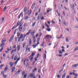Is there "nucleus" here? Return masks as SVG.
I'll return each mask as SVG.
<instances>
[{
	"instance_id": "nucleus-1",
	"label": "nucleus",
	"mask_w": 78,
	"mask_h": 78,
	"mask_svg": "<svg viewBox=\"0 0 78 78\" xmlns=\"http://www.w3.org/2000/svg\"><path fill=\"white\" fill-rule=\"evenodd\" d=\"M35 75L34 73H30L29 74V77H31V78L32 77H34Z\"/></svg>"
},
{
	"instance_id": "nucleus-2",
	"label": "nucleus",
	"mask_w": 78,
	"mask_h": 78,
	"mask_svg": "<svg viewBox=\"0 0 78 78\" xmlns=\"http://www.w3.org/2000/svg\"><path fill=\"white\" fill-rule=\"evenodd\" d=\"M31 31H32V30L30 29V30H29L28 32L26 34H25L24 35V36L25 37V36H27V35H29Z\"/></svg>"
},
{
	"instance_id": "nucleus-3",
	"label": "nucleus",
	"mask_w": 78,
	"mask_h": 78,
	"mask_svg": "<svg viewBox=\"0 0 78 78\" xmlns=\"http://www.w3.org/2000/svg\"><path fill=\"white\" fill-rule=\"evenodd\" d=\"M23 29V26L22 25H20L19 26V30L20 32L22 31V30Z\"/></svg>"
},
{
	"instance_id": "nucleus-4",
	"label": "nucleus",
	"mask_w": 78,
	"mask_h": 78,
	"mask_svg": "<svg viewBox=\"0 0 78 78\" xmlns=\"http://www.w3.org/2000/svg\"><path fill=\"white\" fill-rule=\"evenodd\" d=\"M14 35H12L11 37L10 38V39L9 40V42H11V41H12V40H13V38H14Z\"/></svg>"
},
{
	"instance_id": "nucleus-5",
	"label": "nucleus",
	"mask_w": 78,
	"mask_h": 78,
	"mask_svg": "<svg viewBox=\"0 0 78 78\" xmlns=\"http://www.w3.org/2000/svg\"><path fill=\"white\" fill-rule=\"evenodd\" d=\"M27 51H28L30 52V48H28V47H27L26 48V52H27Z\"/></svg>"
},
{
	"instance_id": "nucleus-6",
	"label": "nucleus",
	"mask_w": 78,
	"mask_h": 78,
	"mask_svg": "<svg viewBox=\"0 0 78 78\" xmlns=\"http://www.w3.org/2000/svg\"><path fill=\"white\" fill-rule=\"evenodd\" d=\"M66 73H63L62 75V78H65V77H66Z\"/></svg>"
},
{
	"instance_id": "nucleus-7",
	"label": "nucleus",
	"mask_w": 78,
	"mask_h": 78,
	"mask_svg": "<svg viewBox=\"0 0 78 78\" xmlns=\"http://www.w3.org/2000/svg\"><path fill=\"white\" fill-rule=\"evenodd\" d=\"M30 34H31V35H32L33 36H34V33H35V32H34V31H33V32L30 31Z\"/></svg>"
},
{
	"instance_id": "nucleus-8",
	"label": "nucleus",
	"mask_w": 78,
	"mask_h": 78,
	"mask_svg": "<svg viewBox=\"0 0 78 78\" xmlns=\"http://www.w3.org/2000/svg\"><path fill=\"white\" fill-rule=\"evenodd\" d=\"M5 43H2L0 44V47H4V46H5Z\"/></svg>"
},
{
	"instance_id": "nucleus-9",
	"label": "nucleus",
	"mask_w": 78,
	"mask_h": 78,
	"mask_svg": "<svg viewBox=\"0 0 78 78\" xmlns=\"http://www.w3.org/2000/svg\"><path fill=\"white\" fill-rule=\"evenodd\" d=\"M37 45H38V44H33L32 47L34 48H36V47Z\"/></svg>"
},
{
	"instance_id": "nucleus-10",
	"label": "nucleus",
	"mask_w": 78,
	"mask_h": 78,
	"mask_svg": "<svg viewBox=\"0 0 78 78\" xmlns=\"http://www.w3.org/2000/svg\"><path fill=\"white\" fill-rule=\"evenodd\" d=\"M33 58H34L33 57H32V56H30V57H29V59H30V61H33Z\"/></svg>"
},
{
	"instance_id": "nucleus-11",
	"label": "nucleus",
	"mask_w": 78,
	"mask_h": 78,
	"mask_svg": "<svg viewBox=\"0 0 78 78\" xmlns=\"http://www.w3.org/2000/svg\"><path fill=\"white\" fill-rule=\"evenodd\" d=\"M15 69L16 68H15V67H13L12 68L11 71V72H12H12H14V70H15Z\"/></svg>"
},
{
	"instance_id": "nucleus-12",
	"label": "nucleus",
	"mask_w": 78,
	"mask_h": 78,
	"mask_svg": "<svg viewBox=\"0 0 78 78\" xmlns=\"http://www.w3.org/2000/svg\"><path fill=\"white\" fill-rule=\"evenodd\" d=\"M9 65H10V67H12V66L14 65V63L13 62L11 63V62H10L9 63Z\"/></svg>"
},
{
	"instance_id": "nucleus-13",
	"label": "nucleus",
	"mask_w": 78,
	"mask_h": 78,
	"mask_svg": "<svg viewBox=\"0 0 78 78\" xmlns=\"http://www.w3.org/2000/svg\"><path fill=\"white\" fill-rule=\"evenodd\" d=\"M48 10H47V12H48H48H50V11H51L52 10V9H50V8H48Z\"/></svg>"
},
{
	"instance_id": "nucleus-14",
	"label": "nucleus",
	"mask_w": 78,
	"mask_h": 78,
	"mask_svg": "<svg viewBox=\"0 0 78 78\" xmlns=\"http://www.w3.org/2000/svg\"><path fill=\"white\" fill-rule=\"evenodd\" d=\"M37 71V68H34V69L32 71V72L33 73H34V72H36V71Z\"/></svg>"
},
{
	"instance_id": "nucleus-15",
	"label": "nucleus",
	"mask_w": 78,
	"mask_h": 78,
	"mask_svg": "<svg viewBox=\"0 0 78 78\" xmlns=\"http://www.w3.org/2000/svg\"><path fill=\"white\" fill-rule=\"evenodd\" d=\"M6 41V40L5 38H4L2 40V43H3V42H5V41Z\"/></svg>"
},
{
	"instance_id": "nucleus-16",
	"label": "nucleus",
	"mask_w": 78,
	"mask_h": 78,
	"mask_svg": "<svg viewBox=\"0 0 78 78\" xmlns=\"http://www.w3.org/2000/svg\"><path fill=\"white\" fill-rule=\"evenodd\" d=\"M17 49H18V51H19L20 50V45L17 46Z\"/></svg>"
},
{
	"instance_id": "nucleus-17",
	"label": "nucleus",
	"mask_w": 78,
	"mask_h": 78,
	"mask_svg": "<svg viewBox=\"0 0 78 78\" xmlns=\"http://www.w3.org/2000/svg\"><path fill=\"white\" fill-rule=\"evenodd\" d=\"M23 14V12H22L20 13V14L19 15L18 19H19L20 17V16H21L22 14Z\"/></svg>"
},
{
	"instance_id": "nucleus-18",
	"label": "nucleus",
	"mask_w": 78,
	"mask_h": 78,
	"mask_svg": "<svg viewBox=\"0 0 78 78\" xmlns=\"http://www.w3.org/2000/svg\"><path fill=\"white\" fill-rule=\"evenodd\" d=\"M78 64H76L74 65L73 66V67H78Z\"/></svg>"
},
{
	"instance_id": "nucleus-19",
	"label": "nucleus",
	"mask_w": 78,
	"mask_h": 78,
	"mask_svg": "<svg viewBox=\"0 0 78 78\" xmlns=\"http://www.w3.org/2000/svg\"><path fill=\"white\" fill-rule=\"evenodd\" d=\"M36 55V53H35L32 52V54L31 55H30V56H31L33 57L34 56V55Z\"/></svg>"
},
{
	"instance_id": "nucleus-20",
	"label": "nucleus",
	"mask_w": 78,
	"mask_h": 78,
	"mask_svg": "<svg viewBox=\"0 0 78 78\" xmlns=\"http://www.w3.org/2000/svg\"><path fill=\"white\" fill-rule=\"evenodd\" d=\"M27 10V7H25L24 9V12H26Z\"/></svg>"
},
{
	"instance_id": "nucleus-21",
	"label": "nucleus",
	"mask_w": 78,
	"mask_h": 78,
	"mask_svg": "<svg viewBox=\"0 0 78 78\" xmlns=\"http://www.w3.org/2000/svg\"><path fill=\"white\" fill-rule=\"evenodd\" d=\"M65 39H66V42H69V38H68V37H66V38Z\"/></svg>"
},
{
	"instance_id": "nucleus-22",
	"label": "nucleus",
	"mask_w": 78,
	"mask_h": 78,
	"mask_svg": "<svg viewBox=\"0 0 78 78\" xmlns=\"http://www.w3.org/2000/svg\"><path fill=\"white\" fill-rule=\"evenodd\" d=\"M20 72V71L19 70L16 73V75H18V74H19V73Z\"/></svg>"
},
{
	"instance_id": "nucleus-23",
	"label": "nucleus",
	"mask_w": 78,
	"mask_h": 78,
	"mask_svg": "<svg viewBox=\"0 0 78 78\" xmlns=\"http://www.w3.org/2000/svg\"><path fill=\"white\" fill-rule=\"evenodd\" d=\"M29 45H31V39H30L29 40Z\"/></svg>"
},
{
	"instance_id": "nucleus-24",
	"label": "nucleus",
	"mask_w": 78,
	"mask_h": 78,
	"mask_svg": "<svg viewBox=\"0 0 78 78\" xmlns=\"http://www.w3.org/2000/svg\"><path fill=\"white\" fill-rule=\"evenodd\" d=\"M16 51V49H15L14 50H12V51L11 52V54H12V53H13V52H14V51Z\"/></svg>"
},
{
	"instance_id": "nucleus-25",
	"label": "nucleus",
	"mask_w": 78,
	"mask_h": 78,
	"mask_svg": "<svg viewBox=\"0 0 78 78\" xmlns=\"http://www.w3.org/2000/svg\"><path fill=\"white\" fill-rule=\"evenodd\" d=\"M35 6V4L34 3V4L32 5V9H33L34 8Z\"/></svg>"
},
{
	"instance_id": "nucleus-26",
	"label": "nucleus",
	"mask_w": 78,
	"mask_h": 78,
	"mask_svg": "<svg viewBox=\"0 0 78 78\" xmlns=\"http://www.w3.org/2000/svg\"><path fill=\"white\" fill-rule=\"evenodd\" d=\"M73 73V75H74V76H78V74H77V73Z\"/></svg>"
},
{
	"instance_id": "nucleus-27",
	"label": "nucleus",
	"mask_w": 78,
	"mask_h": 78,
	"mask_svg": "<svg viewBox=\"0 0 78 78\" xmlns=\"http://www.w3.org/2000/svg\"><path fill=\"white\" fill-rule=\"evenodd\" d=\"M15 55H14V54H13V55L11 57V59H12L13 60V58H14V56Z\"/></svg>"
},
{
	"instance_id": "nucleus-28",
	"label": "nucleus",
	"mask_w": 78,
	"mask_h": 78,
	"mask_svg": "<svg viewBox=\"0 0 78 78\" xmlns=\"http://www.w3.org/2000/svg\"><path fill=\"white\" fill-rule=\"evenodd\" d=\"M62 35H61L60 37H58V39H61V38H62Z\"/></svg>"
},
{
	"instance_id": "nucleus-29",
	"label": "nucleus",
	"mask_w": 78,
	"mask_h": 78,
	"mask_svg": "<svg viewBox=\"0 0 78 78\" xmlns=\"http://www.w3.org/2000/svg\"><path fill=\"white\" fill-rule=\"evenodd\" d=\"M46 38L45 39H47V38H48V37H49V35H47L45 36Z\"/></svg>"
},
{
	"instance_id": "nucleus-30",
	"label": "nucleus",
	"mask_w": 78,
	"mask_h": 78,
	"mask_svg": "<svg viewBox=\"0 0 78 78\" xmlns=\"http://www.w3.org/2000/svg\"><path fill=\"white\" fill-rule=\"evenodd\" d=\"M35 24H36V22H34V23H33L32 24V27H34V25H35Z\"/></svg>"
},
{
	"instance_id": "nucleus-31",
	"label": "nucleus",
	"mask_w": 78,
	"mask_h": 78,
	"mask_svg": "<svg viewBox=\"0 0 78 78\" xmlns=\"http://www.w3.org/2000/svg\"><path fill=\"white\" fill-rule=\"evenodd\" d=\"M17 62H18V61H16L15 62V64H14L15 66H16V65H17Z\"/></svg>"
},
{
	"instance_id": "nucleus-32",
	"label": "nucleus",
	"mask_w": 78,
	"mask_h": 78,
	"mask_svg": "<svg viewBox=\"0 0 78 78\" xmlns=\"http://www.w3.org/2000/svg\"><path fill=\"white\" fill-rule=\"evenodd\" d=\"M6 9V6H5L3 9V11L5 12V10Z\"/></svg>"
},
{
	"instance_id": "nucleus-33",
	"label": "nucleus",
	"mask_w": 78,
	"mask_h": 78,
	"mask_svg": "<svg viewBox=\"0 0 78 78\" xmlns=\"http://www.w3.org/2000/svg\"><path fill=\"white\" fill-rule=\"evenodd\" d=\"M78 50V46L73 51H76V50Z\"/></svg>"
},
{
	"instance_id": "nucleus-34",
	"label": "nucleus",
	"mask_w": 78,
	"mask_h": 78,
	"mask_svg": "<svg viewBox=\"0 0 78 78\" xmlns=\"http://www.w3.org/2000/svg\"><path fill=\"white\" fill-rule=\"evenodd\" d=\"M39 39H38L37 41V44L39 45V44H40V43H39Z\"/></svg>"
},
{
	"instance_id": "nucleus-35",
	"label": "nucleus",
	"mask_w": 78,
	"mask_h": 78,
	"mask_svg": "<svg viewBox=\"0 0 78 78\" xmlns=\"http://www.w3.org/2000/svg\"><path fill=\"white\" fill-rule=\"evenodd\" d=\"M19 23L20 22L19 21H18L17 23L16 26L18 27V26H19Z\"/></svg>"
},
{
	"instance_id": "nucleus-36",
	"label": "nucleus",
	"mask_w": 78,
	"mask_h": 78,
	"mask_svg": "<svg viewBox=\"0 0 78 78\" xmlns=\"http://www.w3.org/2000/svg\"><path fill=\"white\" fill-rule=\"evenodd\" d=\"M17 30H18V29H16L15 31V32H14V34H15L16 33V31H17Z\"/></svg>"
},
{
	"instance_id": "nucleus-37",
	"label": "nucleus",
	"mask_w": 78,
	"mask_h": 78,
	"mask_svg": "<svg viewBox=\"0 0 78 78\" xmlns=\"http://www.w3.org/2000/svg\"><path fill=\"white\" fill-rule=\"evenodd\" d=\"M71 8L72 9H74V8H73V6L72 5H71L70 6Z\"/></svg>"
},
{
	"instance_id": "nucleus-38",
	"label": "nucleus",
	"mask_w": 78,
	"mask_h": 78,
	"mask_svg": "<svg viewBox=\"0 0 78 78\" xmlns=\"http://www.w3.org/2000/svg\"><path fill=\"white\" fill-rule=\"evenodd\" d=\"M58 51L60 54H62V51L61 50H59Z\"/></svg>"
},
{
	"instance_id": "nucleus-39",
	"label": "nucleus",
	"mask_w": 78,
	"mask_h": 78,
	"mask_svg": "<svg viewBox=\"0 0 78 78\" xmlns=\"http://www.w3.org/2000/svg\"><path fill=\"white\" fill-rule=\"evenodd\" d=\"M31 12V10H30L28 12V15H29V14H30Z\"/></svg>"
},
{
	"instance_id": "nucleus-40",
	"label": "nucleus",
	"mask_w": 78,
	"mask_h": 78,
	"mask_svg": "<svg viewBox=\"0 0 78 78\" xmlns=\"http://www.w3.org/2000/svg\"><path fill=\"white\" fill-rule=\"evenodd\" d=\"M23 34H21L20 35V37H19L20 38H21V39H22V37H23Z\"/></svg>"
},
{
	"instance_id": "nucleus-41",
	"label": "nucleus",
	"mask_w": 78,
	"mask_h": 78,
	"mask_svg": "<svg viewBox=\"0 0 78 78\" xmlns=\"http://www.w3.org/2000/svg\"><path fill=\"white\" fill-rule=\"evenodd\" d=\"M46 25V27H47V28H50V27L48 25H47V24H46V23H45Z\"/></svg>"
},
{
	"instance_id": "nucleus-42",
	"label": "nucleus",
	"mask_w": 78,
	"mask_h": 78,
	"mask_svg": "<svg viewBox=\"0 0 78 78\" xmlns=\"http://www.w3.org/2000/svg\"><path fill=\"white\" fill-rule=\"evenodd\" d=\"M47 31H50L51 29L49 28H48V29H47Z\"/></svg>"
},
{
	"instance_id": "nucleus-43",
	"label": "nucleus",
	"mask_w": 78,
	"mask_h": 78,
	"mask_svg": "<svg viewBox=\"0 0 78 78\" xmlns=\"http://www.w3.org/2000/svg\"><path fill=\"white\" fill-rule=\"evenodd\" d=\"M2 76L4 78H6V77H7V76L6 75L4 74L2 75Z\"/></svg>"
},
{
	"instance_id": "nucleus-44",
	"label": "nucleus",
	"mask_w": 78,
	"mask_h": 78,
	"mask_svg": "<svg viewBox=\"0 0 78 78\" xmlns=\"http://www.w3.org/2000/svg\"><path fill=\"white\" fill-rule=\"evenodd\" d=\"M16 26H14L12 28V30H13V29H14V28H16Z\"/></svg>"
},
{
	"instance_id": "nucleus-45",
	"label": "nucleus",
	"mask_w": 78,
	"mask_h": 78,
	"mask_svg": "<svg viewBox=\"0 0 78 78\" xmlns=\"http://www.w3.org/2000/svg\"><path fill=\"white\" fill-rule=\"evenodd\" d=\"M7 70H8V67H6L5 68V70H4L5 72H6V71Z\"/></svg>"
},
{
	"instance_id": "nucleus-46",
	"label": "nucleus",
	"mask_w": 78,
	"mask_h": 78,
	"mask_svg": "<svg viewBox=\"0 0 78 78\" xmlns=\"http://www.w3.org/2000/svg\"><path fill=\"white\" fill-rule=\"evenodd\" d=\"M74 73H73V72H71L69 73V75H72V74H73V75Z\"/></svg>"
},
{
	"instance_id": "nucleus-47",
	"label": "nucleus",
	"mask_w": 78,
	"mask_h": 78,
	"mask_svg": "<svg viewBox=\"0 0 78 78\" xmlns=\"http://www.w3.org/2000/svg\"><path fill=\"white\" fill-rule=\"evenodd\" d=\"M3 47L0 50V52H2V51L3 50Z\"/></svg>"
},
{
	"instance_id": "nucleus-48",
	"label": "nucleus",
	"mask_w": 78,
	"mask_h": 78,
	"mask_svg": "<svg viewBox=\"0 0 78 78\" xmlns=\"http://www.w3.org/2000/svg\"><path fill=\"white\" fill-rule=\"evenodd\" d=\"M17 59V55H16V56L14 58V60L15 61H16Z\"/></svg>"
},
{
	"instance_id": "nucleus-49",
	"label": "nucleus",
	"mask_w": 78,
	"mask_h": 78,
	"mask_svg": "<svg viewBox=\"0 0 78 78\" xmlns=\"http://www.w3.org/2000/svg\"><path fill=\"white\" fill-rule=\"evenodd\" d=\"M44 57L45 59H46V54H44Z\"/></svg>"
},
{
	"instance_id": "nucleus-50",
	"label": "nucleus",
	"mask_w": 78,
	"mask_h": 78,
	"mask_svg": "<svg viewBox=\"0 0 78 78\" xmlns=\"http://www.w3.org/2000/svg\"><path fill=\"white\" fill-rule=\"evenodd\" d=\"M44 16L42 17L41 18V20H44Z\"/></svg>"
},
{
	"instance_id": "nucleus-51",
	"label": "nucleus",
	"mask_w": 78,
	"mask_h": 78,
	"mask_svg": "<svg viewBox=\"0 0 78 78\" xmlns=\"http://www.w3.org/2000/svg\"><path fill=\"white\" fill-rule=\"evenodd\" d=\"M25 45H26V43H24L23 46V47H24L25 46Z\"/></svg>"
},
{
	"instance_id": "nucleus-52",
	"label": "nucleus",
	"mask_w": 78,
	"mask_h": 78,
	"mask_svg": "<svg viewBox=\"0 0 78 78\" xmlns=\"http://www.w3.org/2000/svg\"><path fill=\"white\" fill-rule=\"evenodd\" d=\"M16 47V45H15L13 46L12 48H15Z\"/></svg>"
},
{
	"instance_id": "nucleus-53",
	"label": "nucleus",
	"mask_w": 78,
	"mask_h": 78,
	"mask_svg": "<svg viewBox=\"0 0 78 78\" xmlns=\"http://www.w3.org/2000/svg\"><path fill=\"white\" fill-rule=\"evenodd\" d=\"M4 65H1L0 66V68H2V67H3Z\"/></svg>"
},
{
	"instance_id": "nucleus-54",
	"label": "nucleus",
	"mask_w": 78,
	"mask_h": 78,
	"mask_svg": "<svg viewBox=\"0 0 78 78\" xmlns=\"http://www.w3.org/2000/svg\"><path fill=\"white\" fill-rule=\"evenodd\" d=\"M1 74H2V75H4V72L2 71L1 72Z\"/></svg>"
},
{
	"instance_id": "nucleus-55",
	"label": "nucleus",
	"mask_w": 78,
	"mask_h": 78,
	"mask_svg": "<svg viewBox=\"0 0 78 78\" xmlns=\"http://www.w3.org/2000/svg\"><path fill=\"white\" fill-rule=\"evenodd\" d=\"M35 62H36V61H34L33 63V65H34Z\"/></svg>"
},
{
	"instance_id": "nucleus-56",
	"label": "nucleus",
	"mask_w": 78,
	"mask_h": 78,
	"mask_svg": "<svg viewBox=\"0 0 78 78\" xmlns=\"http://www.w3.org/2000/svg\"><path fill=\"white\" fill-rule=\"evenodd\" d=\"M60 76H61V75H57V78H60Z\"/></svg>"
},
{
	"instance_id": "nucleus-57",
	"label": "nucleus",
	"mask_w": 78,
	"mask_h": 78,
	"mask_svg": "<svg viewBox=\"0 0 78 78\" xmlns=\"http://www.w3.org/2000/svg\"><path fill=\"white\" fill-rule=\"evenodd\" d=\"M20 35V33H18L17 34V36L19 37V36Z\"/></svg>"
},
{
	"instance_id": "nucleus-58",
	"label": "nucleus",
	"mask_w": 78,
	"mask_h": 78,
	"mask_svg": "<svg viewBox=\"0 0 78 78\" xmlns=\"http://www.w3.org/2000/svg\"><path fill=\"white\" fill-rule=\"evenodd\" d=\"M63 16H65V12H64V11H63Z\"/></svg>"
},
{
	"instance_id": "nucleus-59",
	"label": "nucleus",
	"mask_w": 78,
	"mask_h": 78,
	"mask_svg": "<svg viewBox=\"0 0 78 78\" xmlns=\"http://www.w3.org/2000/svg\"><path fill=\"white\" fill-rule=\"evenodd\" d=\"M44 43H42L41 45V46L42 47V46H44Z\"/></svg>"
},
{
	"instance_id": "nucleus-60",
	"label": "nucleus",
	"mask_w": 78,
	"mask_h": 78,
	"mask_svg": "<svg viewBox=\"0 0 78 78\" xmlns=\"http://www.w3.org/2000/svg\"><path fill=\"white\" fill-rule=\"evenodd\" d=\"M76 6V4L74 3L73 4V6H74V7H75V6Z\"/></svg>"
},
{
	"instance_id": "nucleus-61",
	"label": "nucleus",
	"mask_w": 78,
	"mask_h": 78,
	"mask_svg": "<svg viewBox=\"0 0 78 78\" xmlns=\"http://www.w3.org/2000/svg\"><path fill=\"white\" fill-rule=\"evenodd\" d=\"M28 19V16H27L24 19L25 20H27Z\"/></svg>"
},
{
	"instance_id": "nucleus-62",
	"label": "nucleus",
	"mask_w": 78,
	"mask_h": 78,
	"mask_svg": "<svg viewBox=\"0 0 78 78\" xmlns=\"http://www.w3.org/2000/svg\"><path fill=\"white\" fill-rule=\"evenodd\" d=\"M24 78H26L27 77V75H24Z\"/></svg>"
},
{
	"instance_id": "nucleus-63",
	"label": "nucleus",
	"mask_w": 78,
	"mask_h": 78,
	"mask_svg": "<svg viewBox=\"0 0 78 78\" xmlns=\"http://www.w3.org/2000/svg\"><path fill=\"white\" fill-rule=\"evenodd\" d=\"M4 20H5V19H4V18H2V22H3Z\"/></svg>"
},
{
	"instance_id": "nucleus-64",
	"label": "nucleus",
	"mask_w": 78,
	"mask_h": 78,
	"mask_svg": "<svg viewBox=\"0 0 78 78\" xmlns=\"http://www.w3.org/2000/svg\"><path fill=\"white\" fill-rule=\"evenodd\" d=\"M37 15H38V13L37 12L35 14V16H37Z\"/></svg>"
}]
</instances>
